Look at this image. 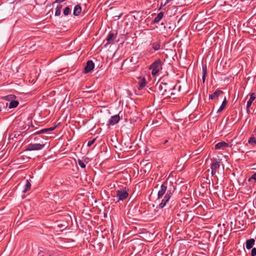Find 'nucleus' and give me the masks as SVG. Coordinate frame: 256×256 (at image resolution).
<instances>
[{
	"label": "nucleus",
	"mask_w": 256,
	"mask_h": 256,
	"mask_svg": "<svg viewBox=\"0 0 256 256\" xmlns=\"http://www.w3.org/2000/svg\"><path fill=\"white\" fill-rule=\"evenodd\" d=\"M175 190L176 187L173 185L172 183L170 182L168 184L166 180L163 182L160 186V190L158 192V198H162L165 194L166 195L159 204V208H163L166 206V203L170 200Z\"/></svg>",
	"instance_id": "1"
},
{
	"label": "nucleus",
	"mask_w": 256,
	"mask_h": 256,
	"mask_svg": "<svg viewBox=\"0 0 256 256\" xmlns=\"http://www.w3.org/2000/svg\"><path fill=\"white\" fill-rule=\"evenodd\" d=\"M156 88L160 91V93L166 98H170L171 96H175L174 91L175 90L176 84L172 82H161L156 85Z\"/></svg>",
	"instance_id": "2"
},
{
	"label": "nucleus",
	"mask_w": 256,
	"mask_h": 256,
	"mask_svg": "<svg viewBox=\"0 0 256 256\" xmlns=\"http://www.w3.org/2000/svg\"><path fill=\"white\" fill-rule=\"evenodd\" d=\"M128 188L126 186L118 188L114 192V197L116 198L117 202L123 201L128 196Z\"/></svg>",
	"instance_id": "3"
},
{
	"label": "nucleus",
	"mask_w": 256,
	"mask_h": 256,
	"mask_svg": "<svg viewBox=\"0 0 256 256\" xmlns=\"http://www.w3.org/2000/svg\"><path fill=\"white\" fill-rule=\"evenodd\" d=\"M164 63L160 58L156 60L150 66L149 69L152 70V75L154 76L158 74L162 70Z\"/></svg>",
	"instance_id": "4"
},
{
	"label": "nucleus",
	"mask_w": 256,
	"mask_h": 256,
	"mask_svg": "<svg viewBox=\"0 0 256 256\" xmlns=\"http://www.w3.org/2000/svg\"><path fill=\"white\" fill-rule=\"evenodd\" d=\"M220 160H218L217 158H213L212 160V163L210 165L211 168V174L212 176H214L216 172V170L219 168L220 166Z\"/></svg>",
	"instance_id": "5"
},
{
	"label": "nucleus",
	"mask_w": 256,
	"mask_h": 256,
	"mask_svg": "<svg viewBox=\"0 0 256 256\" xmlns=\"http://www.w3.org/2000/svg\"><path fill=\"white\" fill-rule=\"evenodd\" d=\"M44 146V144H30L28 145L26 150L32 151L42 150Z\"/></svg>",
	"instance_id": "6"
},
{
	"label": "nucleus",
	"mask_w": 256,
	"mask_h": 256,
	"mask_svg": "<svg viewBox=\"0 0 256 256\" xmlns=\"http://www.w3.org/2000/svg\"><path fill=\"white\" fill-rule=\"evenodd\" d=\"M94 68V64L92 60L87 62L86 66L84 68V73L88 74L91 72Z\"/></svg>",
	"instance_id": "7"
},
{
	"label": "nucleus",
	"mask_w": 256,
	"mask_h": 256,
	"mask_svg": "<svg viewBox=\"0 0 256 256\" xmlns=\"http://www.w3.org/2000/svg\"><path fill=\"white\" fill-rule=\"evenodd\" d=\"M120 118L119 114H116L111 116L110 118L108 121V126L114 125L118 122Z\"/></svg>",
	"instance_id": "8"
},
{
	"label": "nucleus",
	"mask_w": 256,
	"mask_h": 256,
	"mask_svg": "<svg viewBox=\"0 0 256 256\" xmlns=\"http://www.w3.org/2000/svg\"><path fill=\"white\" fill-rule=\"evenodd\" d=\"M117 35V33L114 34L113 32H110L108 36L106 38V40L107 42L105 44V46H106L110 44L114 40Z\"/></svg>",
	"instance_id": "9"
},
{
	"label": "nucleus",
	"mask_w": 256,
	"mask_h": 256,
	"mask_svg": "<svg viewBox=\"0 0 256 256\" xmlns=\"http://www.w3.org/2000/svg\"><path fill=\"white\" fill-rule=\"evenodd\" d=\"M224 94V92L217 89L212 94H210L209 96L210 100H214L215 98H218V97L222 94Z\"/></svg>",
	"instance_id": "10"
},
{
	"label": "nucleus",
	"mask_w": 256,
	"mask_h": 256,
	"mask_svg": "<svg viewBox=\"0 0 256 256\" xmlns=\"http://www.w3.org/2000/svg\"><path fill=\"white\" fill-rule=\"evenodd\" d=\"M228 146V144H227L225 142H221L216 144L214 146V148L216 150H220L224 149Z\"/></svg>",
	"instance_id": "11"
},
{
	"label": "nucleus",
	"mask_w": 256,
	"mask_h": 256,
	"mask_svg": "<svg viewBox=\"0 0 256 256\" xmlns=\"http://www.w3.org/2000/svg\"><path fill=\"white\" fill-rule=\"evenodd\" d=\"M150 45L154 51H157L162 48L161 42L160 40L152 42Z\"/></svg>",
	"instance_id": "12"
},
{
	"label": "nucleus",
	"mask_w": 256,
	"mask_h": 256,
	"mask_svg": "<svg viewBox=\"0 0 256 256\" xmlns=\"http://www.w3.org/2000/svg\"><path fill=\"white\" fill-rule=\"evenodd\" d=\"M56 252H43L40 251L38 253V256H57Z\"/></svg>",
	"instance_id": "13"
},
{
	"label": "nucleus",
	"mask_w": 256,
	"mask_h": 256,
	"mask_svg": "<svg viewBox=\"0 0 256 256\" xmlns=\"http://www.w3.org/2000/svg\"><path fill=\"white\" fill-rule=\"evenodd\" d=\"M255 240L254 238L248 240L246 242V247L248 250H250L254 244Z\"/></svg>",
	"instance_id": "14"
},
{
	"label": "nucleus",
	"mask_w": 256,
	"mask_h": 256,
	"mask_svg": "<svg viewBox=\"0 0 256 256\" xmlns=\"http://www.w3.org/2000/svg\"><path fill=\"white\" fill-rule=\"evenodd\" d=\"M255 98H256V97L254 96V94L252 93L250 94V98L249 100L248 101L247 104H246V109H247L248 112L249 110V108L251 106L252 102L255 100Z\"/></svg>",
	"instance_id": "15"
},
{
	"label": "nucleus",
	"mask_w": 256,
	"mask_h": 256,
	"mask_svg": "<svg viewBox=\"0 0 256 256\" xmlns=\"http://www.w3.org/2000/svg\"><path fill=\"white\" fill-rule=\"evenodd\" d=\"M82 8L80 4H76L74 9L73 14L75 16H78L81 12Z\"/></svg>",
	"instance_id": "16"
},
{
	"label": "nucleus",
	"mask_w": 256,
	"mask_h": 256,
	"mask_svg": "<svg viewBox=\"0 0 256 256\" xmlns=\"http://www.w3.org/2000/svg\"><path fill=\"white\" fill-rule=\"evenodd\" d=\"M164 16V12H160L154 18V20L152 22V24H156L158 23L162 18Z\"/></svg>",
	"instance_id": "17"
},
{
	"label": "nucleus",
	"mask_w": 256,
	"mask_h": 256,
	"mask_svg": "<svg viewBox=\"0 0 256 256\" xmlns=\"http://www.w3.org/2000/svg\"><path fill=\"white\" fill-rule=\"evenodd\" d=\"M227 103H228V101L226 100V97H225L221 106H220L218 110L217 113H220V112H222L223 110L225 108Z\"/></svg>",
	"instance_id": "18"
},
{
	"label": "nucleus",
	"mask_w": 256,
	"mask_h": 256,
	"mask_svg": "<svg viewBox=\"0 0 256 256\" xmlns=\"http://www.w3.org/2000/svg\"><path fill=\"white\" fill-rule=\"evenodd\" d=\"M208 74V72H207V68L206 65H202V82L204 83L205 82L206 76Z\"/></svg>",
	"instance_id": "19"
},
{
	"label": "nucleus",
	"mask_w": 256,
	"mask_h": 256,
	"mask_svg": "<svg viewBox=\"0 0 256 256\" xmlns=\"http://www.w3.org/2000/svg\"><path fill=\"white\" fill-rule=\"evenodd\" d=\"M18 104V100H12L8 108H16Z\"/></svg>",
	"instance_id": "20"
},
{
	"label": "nucleus",
	"mask_w": 256,
	"mask_h": 256,
	"mask_svg": "<svg viewBox=\"0 0 256 256\" xmlns=\"http://www.w3.org/2000/svg\"><path fill=\"white\" fill-rule=\"evenodd\" d=\"M30 186H31V184H30V182L28 180H26V184L24 186V190H22V192L24 193L26 192L27 191H28V190H30Z\"/></svg>",
	"instance_id": "21"
},
{
	"label": "nucleus",
	"mask_w": 256,
	"mask_h": 256,
	"mask_svg": "<svg viewBox=\"0 0 256 256\" xmlns=\"http://www.w3.org/2000/svg\"><path fill=\"white\" fill-rule=\"evenodd\" d=\"M62 8V5H57L56 8L55 16H59L61 14V9Z\"/></svg>",
	"instance_id": "22"
},
{
	"label": "nucleus",
	"mask_w": 256,
	"mask_h": 256,
	"mask_svg": "<svg viewBox=\"0 0 256 256\" xmlns=\"http://www.w3.org/2000/svg\"><path fill=\"white\" fill-rule=\"evenodd\" d=\"M56 128V126H52L49 128H46L41 130V132H42V134L48 132H50L52 131Z\"/></svg>",
	"instance_id": "23"
},
{
	"label": "nucleus",
	"mask_w": 256,
	"mask_h": 256,
	"mask_svg": "<svg viewBox=\"0 0 256 256\" xmlns=\"http://www.w3.org/2000/svg\"><path fill=\"white\" fill-rule=\"evenodd\" d=\"M138 85H139V87L140 88H144L146 86V80L144 78H141V80H140L139 83H138Z\"/></svg>",
	"instance_id": "24"
},
{
	"label": "nucleus",
	"mask_w": 256,
	"mask_h": 256,
	"mask_svg": "<svg viewBox=\"0 0 256 256\" xmlns=\"http://www.w3.org/2000/svg\"><path fill=\"white\" fill-rule=\"evenodd\" d=\"M248 142L251 145H255L256 144V138L254 136H251L248 140Z\"/></svg>",
	"instance_id": "25"
},
{
	"label": "nucleus",
	"mask_w": 256,
	"mask_h": 256,
	"mask_svg": "<svg viewBox=\"0 0 256 256\" xmlns=\"http://www.w3.org/2000/svg\"><path fill=\"white\" fill-rule=\"evenodd\" d=\"M70 13V9L68 6L64 8L63 11V14L64 16H68Z\"/></svg>",
	"instance_id": "26"
},
{
	"label": "nucleus",
	"mask_w": 256,
	"mask_h": 256,
	"mask_svg": "<svg viewBox=\"0 0 256 256\" xmlns=\"http://www.w3.org/2000/svg\"><path fill=\"white\" fill-rule=\"evenodd\" d=\"M8 103L4 102H0V108L2 110L6 109L8 106Z\"/></svg>",
	"instance_id": "27"
},
{
	"label": "nucleus",
	"mask_w": 256,
	"mask_h": 256,
	"mask_svg": "<svg viewBox=\"0 0 256 256\" xmlns=\"http://www.w3.org/2000/svg\"><path fill=\"white\" fill-rule=\"evenodd\" d=\"M78 164H79V166L82 168H86V166L84 162L81 160L78 159Z\"/></svg>",
	"instance_id": "28"
},
{
	"label": "nucleus",
	"mask_w": 256,
	"mask_h": 256,
	"mask_svg": "<svg viewBox=\"0 0 256 256\" xmlns=\"http://www.w3.org/2000/svg\"><path fill=\"white\" fill-rule=\"evenodd\" d=\"M202 150L203 149L202 148H199L198 149L195 150L194 152V153L195 155H197L202 152Z\"/></svg>",
	"instance_id": "29"
},
{
	"label": "nucleus",
	"mask_w": 256,
	"mask_h": 256,
	"mask_svg": "<svg viewBox=\"0 0 256 256\" xmlns=\"http://www.w3.org/2000/svg\"><path fill=\"white\" fill-rule=\"evenodd\" d=\"M14 98H15V96H14L13 94H10V95L4 96V99L6 100H9L10 99H12Z\"/></svg>",
	"instance_id": "30"
},
{
	"label": "nucleus",
	"mask_w": 256,
	"mask_h": 256,
	"mask_svg": "<svg viewBox=\"0 0 256 256\" xmlns=\"http://www.w3.org/2000/svg\"><path fill=\"white\" fill-rule=\"evenodd\" d=\"M96 140V138H94L92 140H90L88 142L87 146H90L92 144H94V142H95Z\"/></svg>",
	"instance_id": "31"
},
{
	"label": "nucleus",
	"mask_w": 256,
	"mask_h": 256,
	"mask_svg": "<svg viewBox=\"0 0 256 256\" xmlns=\"http://www.w3.org/2000/svg\"><path fill=\"white\" fill-rule=\"evenodd\" d=\"M251 256H256V248H252L251 252Z\"/></svg>",
	"instance_id": "32"
},
{
	"label": "nucleus",
	"mask_w": 256,
	"mask_h": 256,
	"mask_svg": "<svg viewBox=\"0 0 256 256\" xmlns=\"http://www.w3.org/2000/svg\"><path fill=\"white\" fill-rule=\"evenodd\" d=\"M252 179L256 180V173L254 174L251 177L248 179V181H250Z\"/></svg>",
	"instance_id": "33"
},
{
	"label": "nucleus",
	"mask_w": 256,
	"mask_h": 256,
	"mask_svg": "<svg viewBox=\"0 0 256 256\" xmlns=\"http://www.w3.org/2000/svg\"><path fill=\"white\" fill-rule=\"evenodd\" d=\"M184 2L183 3L181 2L182 5H188L190 3V1L186 2V0H184Z\"/></svg>",
	"instance_id": "34"
},
{
	"label": "nucleus",
	"mask_w": 256,
	"mask_h": 256,
	"mask_svg": "<svg viewBox=\"0 0 256 256\" xmlns=\"http://www.w3.org/2000/svg\"><path fill=\"white\" fill-rule=\"evenodd\" d=\"M42 134V132L41 130H40L36 131V132L34 133L33 135H36V134Z\"/></svg>",
	"instance_id": "35"
},
{
	"label": "nucleus",
	"mask_w": 256,
	"mask_h": 256,
	"mask_svg": "<svg viewBox=\"0 0 256 256\" xmlns=\"http://www.w3.org/2000/svg\"><path fill=\"white\" fill-rule=\"evenodd\" d=\"M65 0H56L54 2H56V3L62 2Z\"/></svg>",
	"instance_id": "36"
},
{
	"label": "nucleus",
	"mask_w": 256,
	"mask_h": 256,
	"mask_svg": "<svg viewBox=\"0 0 256 256\" xmlns=\"http://www.w3.org/2000/svg\"><path fill=\"white\" fill-rule=\"evenodd\" d=\"M168 140H166L164 142L163 144H167V143H168Z\"/></svg>",
	"instance_id": "37"
},
{
	"label": "nucleus",
	"mask_w": 256,
	"mask_h": 256,
	"mask_svg": "<svg viewBox=\"0 0 256 256\" xmlns=\"http://www.w3.org/2000/svg\"><path fill=\"white\" fill-rule=\"evenodd\" d=\"M172 0H166V2H171Z\"/></svg>",
	"instance_id": "38"
},
{
	"label": "nucleus",
	"mask_w": 256,
	"mask_h": 256,
	"mask_svg": "<svg viewBox=\"0 0 256 256\" xmlns=\"http://www.w3.org/2000/svg\"><path fill=\"white\" fill-rule=\"evenodd\" d=\"M2 110L1 108H0V112L2 111Z\"/></svg>",
	"instance_id": "39"
}]
</instances>
